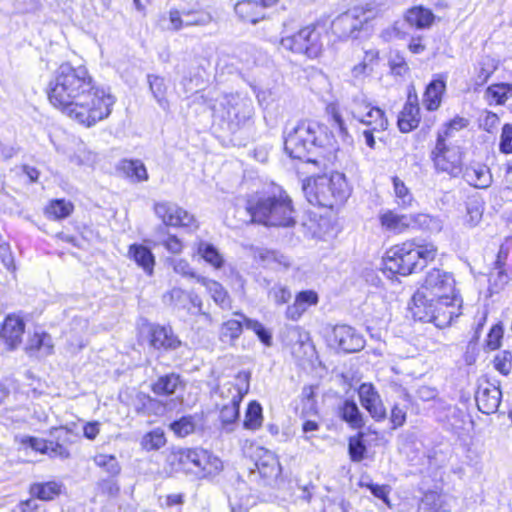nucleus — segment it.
<instances>
[{
  "mask_svg": "<svg viewBox=\"0 0 512 512\" xmlns=\"http://www.w3.org/2000/svg\"><path fill=\"white\" fill-rule=\"evenodd\" d=\"M379 220L383 228L393 232H402L411 226L409 216L397 214L392 210L381 213Z\"/></svg>",
  "mask_w": 512,
  "mask_h": 512,
  "instance_id": "nucleus-26",
  "label": "nucleus"
},
{
  "mask_svg": "<svg viewBox=\"0 0 512 512\" xmlns=\"http://www.w3.org/2000/svg\"><path fill=\"white\" fill-rule=\"evenodd\" d=\"M117 170L132 183L147 181L149 176L144 163L139 159H122Z\"/></svg>",
  "mask_w": 512,
  "mask_h": 512,
  "instance_id": "nucleus-21",
  "label": "nucleus"
},
{
  "mask_svg": "<svg viewBox=\"0 0 512 512\" xmlns=\"http://www.w3.org/2000/svg\"><path fill=\"white\" fill-rule=\"evenodd\" d=\"M363 433L360 432L357 436L349 439L348 449L351 460L354 462H360L364 459L366 453V446L363 443Z\"/></svg>",
  "mask_w": 512,
  "mask_h": 512,
  "instance_id": "nucleus-48",
  "label": "nucleus"
},
{
  "mask_svg": "<svg viewBox=\"0 0 512 512\" xmlns=\"http://www.w3.org/2000/svg\"><path fill=\"white\" fill-rule=\"evenodd\" d=\"M24 326V322L20 317L14 315L6 317L2 325L1 338L9 349L12 350L21 343Z\"/></svg>",
  "mask_w": 512,
  "mask_h": 512,
  "instance_id": "nucleus-20",
  "label": "nucleus"
},
{
  "mask_svg": "<svg viewBox=\"0 0 512 512\" xmlns=\"http://www.w3.org/2000/svg\"><path fill=\"white\" fill-rule=\"evenodd\" d=\"M62 484L56 481L35 483L30 488L32 496L40 500H52L61 493Z\"/></svg>",
  "mask_w": 512,
  "mask_h": 512,
  "instance_id": "nucleus-33",
  "label": "nucleus"
},
{
  "mask_svg": "<svg viewBox=\"0 0 512 512\" xmlns=\"http://www.w3.org/2000/svg\"><path fill=\"white\" fill-rule=\"evenodd\" d=\"M342 420L347 422L351 428L360 429L364 426L363 415L353 400H345L339 408Z\"/></svg>",
  "mask_w": 512,
  "mask_h": 512,
  "instance_id": "nucleus-28",
  "label": "nucleus"
},
{
  "mask_svg": "<svg viewBox=\"0 0 512 512\" xmlns=\"http://www.w3.org/2000/svg\"><path fill=\"white\" fill-rule=\"evenodd\" d=\"M269 295L273 298L276 304L281 305L287 303L291 299V292L283 286H274Z\"/></svg>",
  "mask_w": 512,
  "mask_h": 512,
  "instance_id": "nucleus-59",
  "label": "nucleus"
},
{
  "mask_svg": "<svg viewBox=\"0 0 512 512\" xmlns=\"http://www.w3.org/2000/svg\"><path fill=\"white\" fill-rule=\"evenodd\" d=\"M420 122V109L416 94L409 93L407 102L398 116V127L401 132L408 133L415 129Z\"/></svg>",
  "mask_w": 512,
  "mask_h": 512,
  "instance_id": "nucleus-18",
  "label": "nucleus"
},
{
  "mask_svg": "<svg viewBox=\"0 0 512 512\" xmlns=\"http://www.w3.org/2000/svg\"><path fill=\"white\" fill-rule=\"evenodd\" d=\"M181 385L180 376L176 373H170L161 376L152 384V391L157 395L169 396L175 393Z\"/></svg>",
  "mask_w": 512,
  "mask_h": 512,
  "instance_id": "nucleus-31",
  "label": "nucleus"
},
{
  "mask_svg": "<svg viewBox=\"0 0 512 512\" xmlns=\"http://www.w3.org/2000/svg\"><path fill=\"white\" fill-rule=\"evenodd\" d=\"M295 301L306 311L310 306L317 304L318 296L311 290L302 291L296 296Z\"/></svg>",
  "mask_w": 512,
  "mask_h": 512,
  "instance_id": "nucleus-58",
  "label": "nucleus"
},
{
  "mask_svg": "<svg viewBox=\"0 0 512 512\" xmlns=\"http://www.w3.org/2000/svg\"><path fill=\"white\" fill-rule=\"evenodd\" d=\"M250 378V372L241 371L236 376V383L227 382L220 386L219 396L223 400L222 404L241 403L249 391Z\"/></svg>",
  "mask_w": 512,
  "mask_h": 512,
  "instance_id": "nucleus-15",
  "label": "nucleus"
},
{
  "mask_svg": "<svg viewBox=\"0 0 512 512\" xmlns=\"http://www.w3.org/2000/svg\"><path fill=\"white\" fill-rule=\"evenodd\" d=\"M462 173L464 180L475 188L485 189L492 183V175L485 165L467 167Z\"/></svg>",
  "mask_w": 512,
  "mask_h": 512,
  "instance_id": "nucleus-22",
  "label": "nucleus"
},
{
  "mask_svg": "<svg viewBox=\"0 0 512 512\" xmlns=\"http://www.w3.org/2000/svg\"><path fill=\"white\" fill-rule=\"evenodd\" d=\"M327 111L330 115L332 132L336 133L343 143L351 144L352 137L349 135L348 129L339 111L335 106H329Z\"/></svg>",
  "mask_w": 512,
  "mask_h": 512,
  "instance_id": "nucleus-35",
  "label": "nucleus"
},
{
  "mask_svg": "<svg viewBox=\"0 0 512 512\" xmlns=\"http://www.w3.org/2000/svg\"><path fill=\"white\" fill-rule=\"evenodd\" d=\"M188 294L180 288H173L163 296L165 303L174 305L175 307H183Z\"/></svg>",
  "mask_w": 512,
  "mask_h": 512,
  "instance_id": "nucleus-53",
  "label": "nucleus"
},
{
  "mask_svg": "<svg viewBox=\"0 0 512 512\" xmlns=\"http://www.w3.org/2000/svg\"><path fill=\"white\" fill-rule=\"evenodd\" d=\"M302 189L309 203L326 208L345 203L351 193L345 175L339 172L308 179Z\"/></svg>",
  "mask_w": 512,
  "mask_h": 512,
  "instance_id": "nucleus-4",
  "label": "nucleus"
},
{
  "mask_svg": "<svg viewBox=\"0 0 512 512\" xmlns=\"http://www.w3.org/2000/svg\"><path fill=\"white\" fill-rule=\"evenodd\" d=\"M482 214H483V209L482 207L477 204V203H473V204H469L467 206V223L470 225V226H476L481 218H482Z\"/></svg>",
  "mask_w": 512,
  "mask_h": 512,
  "instance_id": "nucleus-61",
  "label": "nucleus"
},
{
  "mask_svg": "<svg viewBox=\"0 0 512 512\" xmlns=\"http://www.w3.org/2000/svg\"><path fill=\"white\" fill-rule=\"evenodd\" d=\"M390 420L394 429L402 426L406 421V411L398 405L393 406Z\"/></svg>",
  "mask_w": 512,
  "mask_h": 512,
  "instance_id": "nucleus-64",
  "label": "nucleus"
},
{
  "mask_svg": "<svg viewBox=\"0 0 512 512\" xmlns=\"http://www.w3.org/2000/svg\"><path fill=\"white\" fill-rule=\"evenodd\" d=\"M150 337V343L155 349L169 351L175 350L181 345V341L171 327L154 325L151 327Z\"/></svg>",
  "mask_w": 512,
  "mask_h": 512,
  "instance_id": "nucleus-19",
  "label": "nucleus"
},
{
  "mask_svg": "<svg viewBox=\"0 0 512 512\" xmlns=\"http://www.w3.org/2000/svg\"><path fill=\"white\" fill-rule=\"evenodd\" d=\"M436 251L433 244L416 245L412 242H405L388 252L385 265L394 273L409 275L434 260Z\"/></svg>",
  "mask_w": 512,
  "mask_h": 512,
  "instance_id": "nucleus-5",
  "label": "nucleus"
},
{
  "mask_svg": "<svg viewBox=\"0 0 512 512\" xmlns=\"http://www.w3.org/2000/svg\"><path fill=\"white\" fill-rule=\"evenodd\" d=\"M74 159L77 164L93 166L97 161V155L89 150L83 149L79 150Z\"/></svg>",
  "mask_w": 512,
  "mask_h": 512,
  "instance_id": "nucleus-62",
  "label": "nucleus"
},
{
  "mask_svg": "<svg viewBox=\"0 0 512 512\" xmlns=\"http://www.w3.org/2000/svg\"><path fill=\"white\" fill-rule=\"evenodd\" d=\"M502 338L503 327L501 324H496L490 329L487 335L486 346L490 350H496L500 347Z\"/></svg>",
  "mask_w": 512,
  "mask_h": 512,
  "instance_id": "nucleus-54",
  "label": "nucleus"
},
{
  "mask_svg": "<svg viewBox=\"0 0 512 512\" xmlns=\"http://www.w3.org/2000/svg\"><path fill=\"white\" fill-rule=\"evenodd\" d=\"M459 296L455 289L453 275L441 269L430 270L421 288L413 295L412 301L450 299Z\"/></svg>",
  "mask_w": 512,
  "mask_h": 512,
  "instance_id": "nucleus-9",
  "label": "nucleus"
},
{
  "mask_svg": "<svg viewBox=\"0 0 512 512\" xmlns=\"http://www.w3.org/2000/svg\"><path fill=\"white\" fill-rule=\"evenodd\" d=\"M462 298L452 296L450 299L413 301L410 308L415 319L433 323L438 328L448 327L454 318L461 315Z\"/></svg>",
  "mask_w": 512,
  "mask_h": 512,
  "instance_id": "nucleus-7",
  "label": "nucleus"
},
{
  "mask_svg": "<svg viewBox=\"0 0 512 512\" xmlns=\"http://www.w3.org/2000/svg\"><path fill=\"white\" fill-rule=\"evenodd\" d=\"M358 121L367 126H371L373 130H385L388 126L384 112L380 108L373 106H371V108L364 113V117L360 118Z\"/></svg>",
  "mask_w": 512,
  "mask_h": 512,
  "instance_id": "nucleus-37",
  "label": "nucleus"
},
{
  "mask_svg": "<svg viewBox=\"0 0 512 512\" xmlns=\"http://www.w3.org/2000/svg\"><path fill=\"white\" fill-rule=\"evenodd\" d=\"M148 83L149 88L159 106L164 111H169L170 105L166 98L167 85L164 78L156 75H148Z\"/></svg>",
  "mask_w": 512,
  "mask_h": 512,
  "instance_id": "nucleus-32",
  "label": "nucleus"
},
{
  "mask_svg": "<svg viewBox=\"0 0 512 512\" xmlns=\"http://www.w3.org/2000/svg\"><path fill=\"white\" fill-rule=\"evenodd\" d=\"M373 16V11L370 8L353 7L335 18L332 22V30L340 38L357 39L364 25Z\"/></svg>",
  "mask_w": 512,
  "mask_h": 512,
  "instance_id": "nucleus-11",
  "label": "nucleus"
},
{
  "mask_svg": "<svg viewBox=\"0 0 512 512\" xmlns=\"http://www.w3.org/2000/svg\"><path fill=\"white\" fill-rule=\"evenodd\" d=\"M26 349L30 352H37L39 356H46L50 354L53 349L51 338L47 334H35L34 337L30 339Z\"/></svg>",
  "mask_w": 512,
  "mask_h": 512,
  "instance_id": "nucleus-43",
  "label": "nucleus"
},
{
  "mask_svg": "<svg viewBox=\"0 0 512 512\" xmlns=\"http://www.w3.org/2000/svg\"><path fill=\"white\" fill-rule=\"evenodd\" d=\"M324 147H333L332 138L326 127L310 121L298 123L285 137V152L294 159L315 163L309 154Z\"/></svg>",
  "mask_w": 512,
  "mask_h": 512,
  "instance_id": "nucleus-3",
  "label": "nucleus"
},
{
  "mask_svg": "<svg viewBox=\"0 0 512 512\" xmlns=\"http://www.w3.org/2000/svg\"><path fill=\"white\" fill-rule=\"evenodd\" d=\"M129 255L147 274H152L155 259L150 249L143 245L133 244L129 248Z\"/></svg>",
  "mask_w": 512,
  "mask_h": 512,
  "instance_id": "nucleus-29",
  "label": "nucleus"
},
{
  "mask_svg": "<svg viewBox=\"0 0 512 512\" xmlns=\"http://www.w3.org/2000/svg\"><path fill=\"white\" fill-rule=\"evenodd\" d=\"M333 341L348 353L357 352L364 347V340L354 328L348 325H337L333 329Z\"/></svg>",
  "mask_w": 512,
  "mask_h": 512,
  "instance_id": "nucleus-17",
  "label": "nucleus"
},
{
  "mask_svg": "<svg viewBox=\"0 0 512 512\" xmlns=\"http://www.w3.org/2000/svg\"><path fill=\"white\" fill-rule=\"evenodd\" d=\"M197 253L215 269H220L224 264V258L210 243L200 241L197 246Z\"/></svg>",
  "mask_w": 512,
  "mask_h": 512,
  "instance_id": "nucleus-34",
  "label": "nucleus"
},
{
  "mask_svg": "<svg viewBox=\"0 0 512 512\" xmlns=\"http://www.w3.org/2000/svg\"><path fill=\"white\" fill-rule=\"evenodd\" d=\"M214 111L229 131L236 132L252 121L254 106L251 98L246 95L226 94L219 99Z\"/></svg>",
  "mask_w": 512,
  "mask_h": 512,
  "instance_id": "nucleus-8",
  "label": "nucleus"
},
{
  "mask_svg": "<svg viewBox=\"0 0 512 512\" xmlns=\"http://www.w3.org/2000/svg\"><path fill=\"white\" fill-rule=\"evenodd\" d=\"M72 209L73 205L70 202L57 199L51 201V203L46 207L45 213L50 219H63L70 215Z\"/></svg>",
  "mask_w": 512,
  "mask_h": 512,
  "instance_id": "nucleus-42",
  "label": "nucleus"
},
{
  "mask_svg": "<svg viewBox=\"0 0 512 512\" xmlns=\"http://www.w3.org/2000/svg\"><path fill=\"white\" fill-rule=\"evenodd\" d=\"M171 430L179 437H186L195 429L193 417L184 416L181 419L170 424Z\"/></svg>",
  "mask_w": 512,
  "mask_h": 512,
  "instance_id": "nucleus-50",
  "label": "nucleus"
},
{
  "mask_svg": "<svg viewBox=\"0 0 512 512\" xmlns=\"http://www.w3.org/2000/svg\"><path fill=\"white\" fill-rule=\"evenodd\" d=\"M280 45L287 51L303 54L308 58L318 57L323 46L320 32L312 25L306 26L296 33L283 36Z\"/></svg>",
  "mask_w": 512,
  "mask_h": 512,
  "instance_id": "nucleus-10",
  "label": "nucleus"
},
{
  "mask_svg": "<svg viewBox=\"0 0 512 512\" xmlns=\"http://www.w3.org/2000/svg\"><path fill=\"white\" fill-rule=\"evenodd\" d=\"M236 315L243 319L246 328L255 332L262 343H264L266 346H271L272 335L260 322L257 320L249 319L240 313H236Z\"/></svg>",
  "mask_w": 512,
  "mask_h": 512,
  "instance_id": "nucleus-45",
  "label": "nucleus"
},
{
  "mask_svg": "<svg viewBox=\"0 0 512 512\" xmlns=\"http://www.w3.org/2000/svg\"><path fill=\"white\" fill-rule=\"evenodd\" d=\"M255 465L258 473L265 479L275 478L280 474V464L271 452L265 451Z\"/></svg>",
  "mask_w": 512,
  "mask_h": 512,
  "instance_id": "nucleus-30",
  "label": "nucleus"
},
{
  "mask_svg": "<svg viewBox=\"0 0 512 512\" xmlns=\"http://www.w3.org/2000/svg\"><path fill=\"white\" fill-rule=\"evenodd\" d=\"M394 194L397 203L402 207H409L413 202V195L405 183L397 176L392 178Z\"/></svg>",
  "mask_w": 512,
  "mask_h": 512,
  "instance_id": "nucleus-44",
  "label": "nucleus"
},
{
  "mask_svg": "<svg viewBox=\"0 0 512 512\" xmlns=\"http://www.w3.org/2000/svg\"><path fill=\"white\" fill-rule=\"evenodd\" d=\"M411 226L428 230L430 232H440L442 229V221L428 214L418 213L409 216Z\"/></svg>",
  "mask_w": 512,
  "mask_h": 512,
  "instance_id": "nucleus-36",
  "label": "nucleus"
},
{
  "mask_svg": "<svg viewBox=\"0 0 512 512\" xmlns=\"http://www.w3.org/2000/svg\"><path fill=\"white\" fill-rule=\"evenodd\" d=\"M499 150L504 154L512 153V125L505 124L502 128Z\"/></svg>",
  "mask_w": 512,
  "mask_h": 512,
  "instance_id": "nucleus-55",
  "label": "nucleus"
},
{
  "mask_svg": "<svg viewBox=\"0 0 512 512\" xmlns=\"http://www.w3.org/2000/svg\"><path fill=\"white\" fill-rule=\"evenodd\" d=\"M263 422L262 407L256 402L249 403L244 419V427L248 430H257Z\"/></svg>",
  "mask_w": 512,
  "mask_h": 512,
  "instance_id": "nucleus-40",
  "label": "nucleus"
},
{
  "mask_svg": "<svg viewBox=\"0 0 512 512\" xmlns=\"http://www.w3.org/2000/svg\"><path fill=\"white\" fill-rule=\"evenodd\" d=\"M240 403L221 404L220 420L226 432L233 431V425L239 418Z\"/></svg>",
  "mask_w": 512,
  "mask_h": 512,
  "instance_id": "nucleus-39",
  "label": "nucleus"
},
{
  "mask_svg": "<svg viewBox=\"0 0 512 512\" xmlns=\"http://www.w3.org/2000/svg\"><path fill=\"white\" fill-rule=\"evenodd\" d=\"M235 13L246 22L257 23L262 18V6L254 0H243L235 4Z\"/></svg>",
  "mask_w": 512,
  "mask_h": 512,
  "instance_id": "nucleus-25",
  "label": "nucleus"
},
{
  "mask_svg": "<svg viewBox=\"0 0 512 512\" xmlns=\"http://www.w3.org/2000/svg\"><path fill=\"white\" fill-rule=\"evenodd\" d=\"M489 281L495 290L501 289L508 282V275L502 269L501 262L499 259L496 261L495 268L490 273Z\"/></svg>",
  "mask_w": 512,
  "mask_h": 512,
  "instance_id": "nucleus-52",
  "label": "nucleus"
},
{
  "mask_svg": "<svg viewBox=\"0 0 512 512\" xmlns=\"http://www.w3.org/2000/svg\"><path fill=\"white\" fill-rule=\"evenodd\" d=\"M173 270L184 277L195 278L200 277L191 268L190 264L184 259H175L172 261Z\"/></svg>",
  "mask_w": 512,
  "mask_h": 512,
  "instance_id": "nucleus-57",
  "label": "nucleus"
},
{
  "mask_svg": "<svg viewBox=\"0 0 512 512\" xmlns=\"http://www.w3.org/2000/svg\"><path fill=\"white\" fill-rule=\"evenodd\" d=\"M168 462L176 466V471L192 474L198 479L214 476L223 468L222 461L218 457L200 448L174 451L169 455Z\"/></svg>",
  "mask_w": 512,
  "mask_h": 512,
  "instance_id": "nucleus-6",
  "label": "nucleus"
},
{
  "mask_svg": "<svg viewBox=\"0 0 512 512\" xmlns=\"http://www.w3.org/2000/svg\"><path fill=\"white\" fill-rule=\"evenodd\" d=\"M166 444L163 431L156 429L147 433L141 441V446L146 451L158 450Z\"/></svg>",
  "mask_w": 512,
  "mask_h": 512,
  "instance_id": "nucleus-46",
  "label": "nucleus"
},
{
  "mask_svg": "<svg viewBox=\"0 0 512 512\" xmlns=\"http://www.w3.org/2000/svg\"><path fill=\"white\" fill-rule=\"evenodd\" d=\"M376 57H377V52H375V51H367L366 55H365L364 61L359 63V64H357V65H355L352 68L351 73H352L353 78L361 79V78H364L365 76H367L371 69H369V67H368V65L366 63V60L367 59L372 60V59H374Z\"/></svg>",
  "mask_w": 512,
  "mask_h": 512,
  "instance_id": "nucleus-56",
  "label": "nucleus"
},
{
  "mask_svg": "<svg viewBox=\"0 0 512 512\" xmlns=\"http://www.w3.org/2000/svg\"><path fill=\"white\" fill-rule=\"evenodd\" d=\"M502 393L498 385L488 380L482 382L475 395L479 411L484 414H492L498 410Z\"/></svg>",
  "mask_w": 512,
  "mask_h": 512,
  "instance_id": "nucleus-14",
  "label": "nucleus"
},
{
  "mask_svg": "<svg viewBox=\"0 0 512 512\" xmlns=\"http://www.w3.org/2000/svg\"><path fill=\"white\" fill-rule=\"evenodd\" d=\"M445 88L446 85L442 79H434L428 84L423 96V105L427 110L434 111L439 108Z\"/></svg>",
  "mask_w": 512,
  "mask_h": 512,
  "instance_id": "nucleus-24",
  "label": "nucleus"
},
{
  "mask_svg": "<svg viewBox=\"0 0 512 512\" xmlns=\"http://www.w3.org/2000/svg\"><path fill=\"white\" fill-rule=\"evenodd\" d=\"M512 96V85L508 83H499L489 86L486 90V97L489 101H494L501 105Z\"/></svg>",
  "mask_w": 512,
  "mask_h": 512,
  "instance_id": "nucleus-41",
  "label": "nucleus"
},
{
  "mask_svg": "<svg viewBox=\"0 0 512 512\" xmlns=\"http://www.w3.org/2000/svg\"><path fill=\"white\" fill-rule=\"evenodd\" d=\"M434 168L438 172L447 173L452 177H458L463 171L462 152L458 146H449L445 136L438 134L436 145L431 152Z\"/></svg>",
  "mask_w": 512,
  "mask_h": 512,
  "instance_id": "nucleus-12",
  "label": "nucleus"
},
{
  "mask_svg": "<svg viewBox=\"0 0 512 512\" xmlns=\"http://www.w3.org/2000/svg\"><path fill=\"white\" fill-rule=\"evenodd\" d=\"M197 282L207 289L213 301L218 306H220L222 309L231 308V300L228 296V293L220 283L206 277H197Z\"/></svg>",
  "mask_w": 512,
  "mask_h": 512,
  "instance_id": "nucleus-23",
  "label": "nucleus"
},
{
  "mask_svg": "<svg viewBox=\"0 0 512 512\" xmlns=\"http://www.w3.org/2000/svg\"><path fill=\"white\" fill-rule=\"evenodd\" d=\"M358 394L362 406L369 412L373 419L381 421L386 418V409L372 384H361L358 389Z\"/></svg>",
  "mask_w": 512,
  "mask_h": 512,
  "instance_id": "nucleus-16",
  "label": "nucleus"
},
{
  "mask_svg": "<svg viewBox=\"0 0 512 512\" xmlns=\"http://www.w3.org/2000/svg\"><path fill=\"white\" fill-rule=\"evenodd\" d=\"M243 331V322L237 319L225 321L220 328V339L223 342L232 344L237 340Z\"/></svg>",
  "mask_w": 512,
  "mask_h": 512,
  "instance_id": "nucleus-38",
  "label": "nucleus"
},
{
  "mask_svg": "<svg viewBox=\"0 0 512 512\" xmlns=\"http://www.w3.org/2000/svg\"><path fill=\"white\" fill-rule=\"evenodd\" d=\"M405 20L409 25L418 29H423L429 27L432 24L434 15L429 9H426L422 6H417L409 9L406 12Z\"/></svg>",
  "mask_w": 512,
  "mask_h": 512,
  "instance_id": "nucleus-27",
  "label": "nucleus"
},
{
  "mask_svg": "<svg viewBox=\"0 0 512 512\" xmlns=\"http://www.w3.org/2000/svg\"><path fill=\"white\" fill-rule=\"evenodd\" d=\"M369 108H371V104L363 94L355 95L348 106L350 113L357 120L363 118L364 113L367 112Z\"/></svg>",
  "mask_w": 512,
  "mask_h": 512,
  "instance_id": "nucleus-49",
  "label": "nucleus"
},
{
  "mask_svg": "<svg viewBox=\"0 0 512 512\" xmlns=\"http://www.w3.org/2000/svg\"><path fill=\"white\" fill-rule=\"evenodd\" d=\"M94 462L112 476L119 474L121 469L116 457L113 455L97 454L94 457Z\"/></svg>",
  "mask_w": 512,
  "mask_h": 512,
  "instance_id": "nucleus-47",
  "label": "nucleus"
},
{
  "mask_svg": "<svg viewBox=\"0 0 512 512\" xmlns=\"http://www.w3.org/2000/svg\"><path fill=\"white\" fill-rule=\"evenodd\" d=\"M21 443L30 446L33 450L42 454L48 453V442L43 439L25 436L21 439Z\"/></svg>",
  "mask_w": 512,
  "mask_h": 512,
  "instance_id": "nucleus-60",
  "label": "nucleus"
},
{
  "mask_svg": "<svg viewBox=\"0 0 512 512\" xmlns=\"http://www.w3.org/2000/svg\"><path fill=\"white\" fill-rule=\"evenodd\" d=\"M51 457H60L66 459L70 456L69 451L63 445L50 441L48 442V453Z\"/></svg>",
  "mask_w": 512,
  "mask_h": 512,
  "instance_id": "nucleus-63",
  "label": "nucleus"
},
{
  "mask_svg": "<svg viewBox=\"0 0 512 512\" xmlns=\"http://www.w3.org/2000/svg\"><path fill=\"white\" fill-rule=\"evenodd\" d=\"M48 99L66 116L85 127L109 117L115 103L114 96L98 87L88 69L61 64L48 85Z\"/></svg>",
  "mask_w": 512,
  "mask_h": 512,
  "instance_id": "nucleus-1",
  "label": "nucleus"
},
{
  "mask_svg": "<svg viewBox=\"0 0 512 512\" xmlns=\"http://www.w3.org/2000/svg\"><path fill=\"white\" fill-rule=\"evenodd\" d=\"M154 212L166 226L197 228L194 216L174 203H156Z\"/></svg>",
  "mask_w": 512,
  "mask_h": 512,
  "instance_id": "nucleus-13",
  "label": "nucleus"
},
{
  "mask_svg": "<svg viewBox=\"0 0 512 512\" xmlns=\"http://www.w3.org/2000/svg\"><path fill=\"white\" fill-rule=\"evenodd\" d=\"M494 367L503 375L512 371V354L509 351H502L494 358Z\"/></svg>",
  "mask_w": 512,
  "mask_h": 512,
  "instance_id": "nucleus-51",
  "label": "nucleus"
},
{
  "mask_svg": "<svg viewBox=\"0 0 512 512\" xmlns=\"http://www.w3.org/2000/svg\"><path fill=\"white\" fill-rule=\"evenodd\" d=\"M246 211L251 222L275 227L295 225V210L289 195L281 188L247 201Z\"/></svg>",
  "mask_w": 512,
  "mask_h": 512,
  "instance_id": "nucleus-2",
  "label": "nucleus"
}]
</instances>
